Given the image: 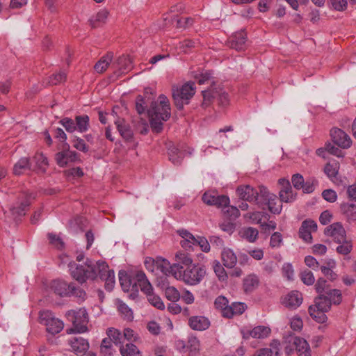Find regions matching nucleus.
Here are the masks:
<instances>
[{
	"mask_svg": "<svg viewBox=\"0 0 356 356\" xmlns=\"http://www.w3.org/2000/svg\"><path fill=\"white\" fill-rule=\"evenodd\" d=\"M330 137L333 143L342 149H348L352 145L350 137L342 129L332 128L330 130Z\"/></svg>",
	"mask_w": 356,
	"mask_h": 356,
	"instance_id": "9b49d317",
	"label": "nucleus"
},
{
	"mask_svg": "<svg viewBox=\"0 0 356 356\" xmlns=\"http://www.w3.org/2000/svg\"><path fill=\"white\" fill-rule=\"evenodd\" d=\"M179 268V264H171L170 261L165 259L161 257L157 258L156 268L159 269L161 272L166 276L172 275L175 277V272H177Z\"/></svg>",
	"mask_w": 356,
	"mask_h": 356,
	"instance_id": "412c9836",
	"label": "nucleus"
},
{
	"mask_svg": "<svg viewBox=\"0 0 356 356\" xmlns=\"http://www.w3.org/2000/svg\"><path fill=\"white\" fill-rule=\"evenodd\" d=\"M300 277L302 282L308 286L312 285L315 282L312 272L309 270H303L300 274Z\"/></svg>",
	"mask_w": 356,
	"mask_h": 356,
	"instance_id": "0e129e2a",
	"label": "nucleus"
},
{
	"mask_svg": "<svg viewBox=\"0 0 356 356\" xmlns=\"http://www.w3.org/2000/svg\"><path fill=\"white\" fill-rule=\"evenodd\" d=\"M221 258L223 264L228 268H233L237 263V257L232 250L224 248L221 252Z\"/></svg>",
	"mask_w": 356,
	"mask_h": 356,
	"instance_id": "7c9ffc66",
	"label": "nucleus"
},
{
	"mask_svg": "<svg viewBox=\"0 0 356 356\" xmlns=\"http://www.w3.org/2000/svg\"><path fill=\"white\" fill-rule=\"evenodd\" d=\"M331 305H332L327 299V296L323 293L318 295V296L315 298L314 305L313 306L321 311L327 312L330 309Z\"/></svg>",
	"mask_w": 356,
	"mask_h": 356,
	"instance_id": "58836bf2",
	"label": "nucleus"
},
{
	"mask_svg": "<svg viewBox=\"0 0 356 356\" xmlns=\"http://www.w3.org/2000/svg\"><path fill=\"white\" fill-rule=\"evenodd\" d=\"M109 12L106 9L99 10L95 15L89 19L90 25L92 28H97L106 24Z\"/></svg>",
	"mask_w": 356,
	"mask_h": 356,
	"instance_id": "2f4dec72",
	"label": "nucleus"
},
{
	"mask_svg": "<svg viewBox=\"0 0 356 356\" xmlns=\"http://www.w3.org/2000/svg\"><path fill=\"white\" fill-rule=\"evenodd\" d=\"M202 199L205 204L217 207L227 206L229 203V199L227 196L223 195H218L214 192L204 193Z\"/></svg>",
	"mask_w": 356,
	"mask_h": 356,
	"instance_id": "2eb2a0df",
	"label": "nucleus"
},
{
	"mask_svg": "<svg viewBox=\"0 0 356 356\" xmlns=\"http://www.w3.org/2000/svg\"><path fill=\"white\" fill-rule=\"evenodd\" d=\"M147 300L154 307L159 309H163L165 306L163 302H162L161 299L159 296H156L154 294L153 291L150 293H148L146 294Z\"/></svg>",
	"mask_w": 356,
	"mask_h": 356,
	"instance_id": "6e6d98bb",
	"label": "nucleus"
},
{
	"mask_svg": "<svg viewBox=\"0 0 356 356\" xmlns=\"http://www.w3.org/2000/svg\"><path fill=\"white\" fill-rule=\"evenodd\" d=\"M181 152L175 147L168 149L169 159L175 165L181 163Z\"/></svg>",
	"mask_w": 356,
	"mask_h": 356,
	"instance_id": "680f3d73",
	"label": "nucleus"
},
{
	"mask_svg": "<svg viewBox=\"0 0 356 356\" xmlns=\"http://www.w3.org/2000/svg\"><path fill=\"white\" fill-rule=\"evenodd\" d=\"M40 323L46 327V331L54 336L60 332L63 327V322L56 318L53 313L49 310L41 311L39 314Z\"/></svg>",
	"mask_w": 356,
	"mask_h": 356,
	"instance_id": "0eeeda50",
	"label": "nucleus"
},
{
	"mask_svg": "<svg viewBox=\"0 0 356 356\" xmlns=\"http://www.w3.org/2000/svg\"><path fill=\"white\" fill-rule=\"evenodd\" d=\"M135 282L132 286L133 289L136 288L138 286L140 290L145 293L147 294L153 291V287L149 280H147L145 274L143 271H138L134 277Z\"/></svg>",
	"mask_w": 356,
	"mask_h": 356,
	"instance_id": "aec40b11",
	"label": "nucleus"
},
{
	"mask_svg": "<svg viewBox=\"0 0 356 356\" xmlns=\"http://www.w3.org/2000/svg\"><path fill=\"white\" fill-rule=\"evenodd\" d=\"M119 281L124 291H129L134 284L130 277L124 272H119Z\"/></svg>",
	"mask_w": 356,
	"mask_h": 356,
	"instance_id": "09e8293b",
	"label": "nucleus"
},
{
	"mask_svg": "<svg viewBox=\"0 0 356 356\" xmlns=\"http://www.w3.org/2000/svg\"><path fill=\"white\" fill-rule=\"evenodd\" d=\"M279 183L282 186L279 193L281 202L289 203L294 201L296 194L293 193L289 181L284 179H280Z\"/></svg>",
	"mask_w": 356,
	"mask_h": 356,
	"instance_id": "6ab92c4d",
	"label": "nucleus"
},
{
	"mask_svg": "<svg viewBox=\"0 0 356 356\" xmlns=\"http://www.w3.org/2000/svg\"><path fill=\"white\" fill-rule=\"evenodd\" d=\"M327 236L332 238L334 242H341L346 237V232L340 222H334L327 227L324 230Z\"/></svg>",
	"mask_w": 356,
	"mask_h": 356,
	"instance_id": "4468645a",
	"label": "nucleus"
},
{
	"mask_svg": "<svg viewBox=\"0 0 356 356\" xmlns=\"http://www.w3.org/2000/svg\"><path fill=\"white\" fill-rule=\"evenodd\" d=\"M112 67L115 70H118L120 73H125L132 68L131 60L128 56H120L112 63Z\"/></svg>",
	"mask_w": 356,
	"mask_h": 356,
	"instance_id": "c756f323",
	"label": "nucleus"
},
{
	"mask_svg": "<svg viewBox=\"0 0 356 356\" xmlns=\"http://www.w3.org/2000/svg\"><path fill=\"white\" fill-rule=\"evenodd\" d=\"M70 270L72 277L81 284L87 280H95L97 277L102 280L109 272H113L105 261H98L94 264L90 260H87L84 265L70 264Z\"/></svg>",
	"mask_w": 356,
	"mask_h": 356,
	"instance_id": "f257e3e1",
	"label": "nucleus"
},
{
	"mask_svg": "<svg viewBox=\"0 0 356 356\" xmlns=\"http://www.w3.org/2000/svg\"><path fill=\"white\" fill-rule=\"evenodd\" d=\"M50 289L61 297L69 296L70 284L62 280H54L50 283Z\"/></svg>",
	"mask_w": 356,
	"mask_h": 356,
	"instance_id": "393cba45",
	"label": "nucleus"
},
{
	"mask_svg": "<svg viewBox=\"0 0 356 356\" xmlns=\"http://www.w3.org/2000/svg\"><path fill=\"white\" fill-rule=\"evenodd\" d=\"M162 289L164 290L166 298L172 302H175L180 299L179 291L174 286H169L168 282H163Z\"/></svg>",
	"mask_w": 356,
	"mask_h": 356,
	"instance_id": "e433bc0d",
	"label": "nucleus"
},
{
	"mask_svg": "<svg viewBox=\"0 0 356 356\" xmlns=\"http://www.w3.org/2000/svg\"><path fill=\"white\" fill-rule=\"evenodd\" d=\"M120 353L122 356H143L138 347L132 343L121 345L120 346Z\"/></svg>",
	"mask_w": 356,
	"mask_h": 356,
	"instance_id": "f704fd0d",
	"label": "nucleus"
},
{
	"mask_svg": "<svg viewBox=\"0 0 356 356\" xmlns=\"http://www.w3.org/2000/svg\"><path fill=\"white\" fill-rule=\"evenodd\" d=\"M28 170H32L31 165L28 157L20 159L13 167V173L15 175H20Z\"/></svg>",
	"mask_w": 356,
	"mask_h": 356,
	"instance_id": "c9c22d12",
	"label": "nucleus"
},
{
	"mask_svg": "<svg viewBox=\"0 0 356 356\" xmlns=\"http://www.w3.org/2000/svg\"><path fill=\"white\" fill-rule=\"evenodd\" d=\"M241 236L250 243H254L258 238L259 232L254 227H244L241 231Z\"/></svg>",
	"mask_w": 356,
	"mask_h": 356,
	"instance_id": "a19ab883",
	"label": "nucleus"
},
{
	"mask_svg": "<svg viewBox=\"0 0 356 356\" xmlns=\"http://www.w3.org/2000/svg\"><path fill=\"white\" fill-rule=\"evenodd\" d=\"M317 231L316 222L311 219L304 220L299 229V237L305 242L311 243L312 242V233Z\"/></svg>",
	"mask_w": 356,
	"mask_h": 356,
	"instance_id": "ddd939ff",
	"label": "nucleus"
},
{
	"mask_svg": "<svg viewBox=\"0 0 356 356\" xmlns=\"http://www.w3.org/2000/svg\"><path fill=\"white\" fill-rule=\"evenodd\" d=\"M203 95V104L207 106L211 98H217L219 104L222 106H227L229 103L228 94L222 91L220 88H213L211 86L210 88L202 91Z\"/></svg>",
	"mask_w": 356,
	"mask_h": 356,
	"instance_id": "9d476101",
	"label": "nucleus"
},
{
	"mask_svg": "<svg viewBox=\"0 0 356 356\" xmlns=\"http://www.w3.org/2000/svg\"><path fill=\"white\" fill-rule=\"evenodd\" d=\"M194 83H186L179 89H174L172 97L175 104L178 109H182L184 104L188 103V100L194 95Z\"/></svg>",
	"mask_w": 356,
	"mask_h": 356,
	"instance_id": "1a4fd4ad",
	"label": "nucleus"
},
{
	"mask_svg": "<svg viewBox=\"0 0 356 356\" xmlns=\"http://www.w3.org/2000/svg\"><path fill=\"white\" fill-rule=\"evenodd\" d=\"M117 129L120 136L126 140L131 141L133 138V131L128 123L124 119L118 118L115 121Z\"/></svg>",
	"mask_w": 356,
	"mask_h": 356,
	"instance_id": "c85d7f7f",
	"label": "nucleus"
},
{
	"mask_svg": "<svg viewBox=\"0 0 356 356\" xmlns=\"http://www.w3.org/2000/svg\"><path fill=\"white\" fill-rule=\"evenodd\" d=\"M236 193L241 199L250 202H257V203L259 200V191H257L249 185L238 186Z\"/></svg>",
	"mask_w": 356,
	"mask_h": 356,
	"instance_id": "f3484780",
	"label": "nucleus"
},
{
	"mask_svg": "<svg viewBox=\"0 0 356 356\" xmlns=\"http://www.w3.org/2000/svg\"><path fill=\"white\" fill-rule=\"evenodd\" d=\"M188 325L194 330L202 331L209 327L210 321L204 316H194L189 318Z\"/></svg>",
	"mask_w": 356,
	"mask_h": 356,
	"instance_id": "a878e982",
	"label": "nucleus"
},
{
	"mask_svg": "<svg viewBox=\"0 0 356 356\" xmlns=\"http://www.w3.org/2000/svg\"><path fill=\"white\" fill-rule=\"evenodd\" d=\"M287 341L293 345L299 356H311L309 345L305 339L290 335Z\"/></svg>",
	"mask_w": 356,
	"mask_h": 356,
	"instance_id": "dca6fc26",
	"label": "nucleus"
},
{
	"mask_svg": "<svg viewBox=\"0 0 356 356\" xmlns=\"http://www.w3.org/2000/svg\"><path fill=\"white\" fill-rule=\"evenodd\" d=\"M118 309L124 319L127 321H131L133 319V312L124 302L121 300H118Z\"/></svg>",
	"mask_w": 356,
	"mask_h": 356,
	"instance_id": "8fccbe9b",
	"label": "nucleus"
},
{
	"mask_svg": "<svg viewBox=\"0 0 356 356\" xmlns=\"http://www.w3.org/2000/svg\"><path fill=\"white\" fill-rule=\"evenodd\" d=\"M67 74L64 71H60L48 78L47 85H57L66 80Z\"/></svg>",
	"mask_w": 356,
	"mask_h": 356,
	"instance_id": "5fc2aeb1",
	"label": "nucleus"
},
{
	"mask_svg": "<svg viewBox=\"0 0 356 356\" xmlns=\"http://www.w3.org/2000/svg\"><path fill=\"white\" fill-rule=\"evenodd\" d=\"M123 339L131 342H138L140 337L132 329L127 327L123 330Z\"/></svg>",
	"mask_w": 356,
	"mask_h": 356,
	"instance_id": "13d9d810",
	"label": "nucleus"
},
{
	"mask_svg": "<svg viewBox=\"0 0 356 356\" xmlns=\"http://www.w3.org/2000/svg\"><path fill=\"white\" fill-rule=\"evenodd\" d=\"M342 213L346 216L348 220H356V205L353 204L343 203L340 206Z\"/></svg>",
	"mask_w": 356,
	"mask_h": 356,
	"instance_id": "37998d69",
	"label": "nucleus"
},
{
	"mask_svg": "<svg viewBox=\"0 0 356 356\" xmlns=\"http://www.w3.org/2000/svg\"><path fill=\"white\" fill-rule=\"evenodd\" d=\"M270 329L266 326H257L252 330H242L241 334L243 339L248 340L250 337L254 339H264L269 336L270 334Z\"/></svg>",
	"mask_w": 356,
	"mask_h": 356,
	"instance_id": "a211bd4d",
	"label": "nucleus"
},
{
	"mask_svg": "<svg viewBox=\"0 0 356 356\" xmlns=\"http://www.w3.org/2000/svg\"><path fill=\"white\" fill-rule=\"evenodd\" d=\"M68 344L76 354L86 352L89 348L88 341L82 337H73L68 340Z\"/></svg>",
	"mask_w": 356,
	"mask_h": 356,
	"instance_id": "cd10ccee",
	"label": "nucleus"
},
{
	"mask_svg": "<svg viewBox=\"0 0 356 356\" xmlns=\"http://www.w3.org/2000/svg\"><path fill=\"white\" fill-rule=\"evenodd\" d=\"M73 147L76 149L86 153L89 150L88 146L86 144L84 140L79 137H74L72 140Z\"/></svg>",
	"mask_w": 356,
	"mask_h": 356,
	"instance_id": "69168bd1",
	"label": "nucleus"
},
{
	"mask_svg": "<svg viewBox=\"0 0 356 356\" xmlns=\"http://www.w3.org/2000/svg\"><path fill=\"white\" fill-rule=\"evenodd\" d=\"M224 214L230 220H235L240 216L239 210L237 207L234 206H224Z\"/></svg>",
	"mask_w": 356,
	"mask_h": 356,
	"instance_id": "bf43d9fd",
	"label": "nucleus"
},
{
	"mask_svg": "<svg viewBox=\"0 0 356 356\" xmlns=\"http://www.w3.org/2000/svg\"><path fill=\"white\" fill-rule=\"evenodd\" d=\"M66 316L73 325L72 328L66 330L67 334L83 333L88 331V314L84 308L68 311Z\"/></svg>",
	"mask_w": 356,
	"mask_h": 356,
	"instance_id": "39448f33",
	"label": "nucleus"
},
{
	"mask_svg": "<svg viewBox=\"0 0 356 356\" xmlns=\"http://www.w3.org/2000/svg\"><path fill=\"white\" fill-rule=\"evenodd\" d=\"M340 168L339 163L337 161H333L332 162L327 163L325 168L324 172L327 175V176L332 180L334 181L337 179V177L338 175L339 170Z\"/></svg>",
	"mask_w": 356,
	"mask_h": 356,
	"instance_id": "4c0bfd02",
	"label": "nucleus"
},
{
	"mask_svg": "<svg viewBox=\"0 0 356 356\" xmlns=\"http://www.w3.org/2000/svg\"><path fill=\"white\" fill-rule=\"evenodd\" d=\"M113 54L108 52L103 56L95 65L94 69L97 73H103L106 70L109 65L112 63Z\"/></svg>",
	"mask_w": 356,
	"mask_h": 356,
	"instance_id": "72a5a7b5",
	"label": "nucleus"
},
{
	"mask_svg": "<svg viewBox=\"0 0 356 356\" xmlns=\"http://www.w3.org/2000/svg\"><path fill=\"white\" fill-rule=\"evenodd\" d=\"M89 117L87 115H76L74 120L70 118H63L59 121L65 130L69 133H73L78 131L80 133L86 132L88 130Z\"/></svg>",
	"mask_w": 356,
	"mask_h": 356,
	"instance_id": "6e6552de",
	"label": "nucleus"
},
{
	"mask_svg": "<svg viewBox=\"0 0 356 356\" xmlns=\"http://www.w3.org/2000/svg\"><path fill=\"white\" fill-rule=\"evenodd\" d=\"M213 268L220 280L225 281L227 278V273L218 261H214L213 263Z\"/></svg>",
	"mask_w": 356,
	"mask_h": 356,
	"instance_id": "4d7b16f0",
	"label": "nucleus"
},
{
	"mask_svg": "<svg viewBox=\"0 0 356 356\" xmlns=\"http://www.w3.org/2000/svg\"><path fill=\"white\" fill-rule=\"evenodd\" d=\"M257 204L263 209V207L266 205L269 211L274 214L280 213L282 209L280 200H279L275 194L270 193L264 186H259V200Z\"/></svg>",
	"mask_w": 356,
	"mask_h": 356,
	"instance_id": "423d86ee",
	"label": "nucleus"
},
{
	"mask_svg": "<svg viewBox=\"0 0 356 356\" xmlns=\"http://www.w3.org/2000/svg\"><path fill=\"white\" fill-rule=\"evenodd\" d=\"M35 165L32 168V170L37 171L40 173H44L49 165L48 160L42 153H36L33 158Z\"/></svg>",
	"mask_w": 356,
	"mask_h": 356,
	"instance_id": "473e14b6",
	"label": "nucleus"
},
{
	"mask_svg": "<svg viewBox=\"0 0 356 356\" xmlns=\"http://www.w3.org/2000/svg\"><path fill=\"white\" fill-rule=\"evenodd\" d=\"M113 343L111 339L104 338L100 345V353L103 356H111L115 351Z\"/></svg>",
	"mask_w": 356,
	"mask_h": 356,
	"instance_id": "c03bdc74",
	"label": "nucleus"
},
{
	"mask_svg": "<svg viewBox=\"0 0 356 356\" xmlns=\"http://www.w3.org/2000/svg\"><path fill=\"white\" fill-rule=\"evenodd\" d=\"M315 289L316 292L321 295L325 293V291H328L330 288L325 280L323 278H319L315 284Z\"/></svg>",
	"mask_w": 356,
	"mask_h": 356,
	"instance_id": "338daca9",
	"label": "nucleus"
},
{
	"mask_svg": "<svg viewBox=\"0 0 356 356\" xmlns=\"http://www.w3.org/2000/svg\"><path fill=\"white\" fill-rule=\"evenodd\" d=\"M327 296V299L329 300L331 305H339L342 301V295L341 292L339 289H330L328 291H325L324 293Z\"/></svg>",
	"mask_w": 356,
	"mask_h": 356,
	"instance_id": "a18cd8bd",
	"label": "nucleus"
},
{
	"mask_svg": "<svg viewBox=\"0 0 356 356\" xmlns=\"http://www.w3.org/2000/svg\"><path fill=\"white\" fill-rule=\"evenodd\" d=\"M183 269V266L179 265L177 272H175V278L188 285L195 286L200 284L206 275L205 268L198 264L191 265Z\"/></svg>",
	"mask_w": 356,
	"mask_h": 356,
	"instance_id": "7ed1b4c3",
	"label": "nucleus"
},
{
	"mask_svg": "<svg viewBox=\"0 0 356 356\" xmlns=\"http://www.w3.org/2000/svg\"><path fill=\"white\" fill-rule=\"evenodd\" d=\"M47 236L50 243L52 244L54 247L58 249H61L63 248L64 243L58 236L52 233L48 234Z\"/></svg>",
	"mask_w": 356,
	"mask_h": 356,
	"instance_id": "774afa93",
	"label": "nucleus"
},
{
	"mask_svg": "<svg viewBox=\"0 0 356 356\" xmlns=\"http://www.w3.org/2000/svg\"><path fill=\"white\" fill-rule=\"evenodd\" d=\"M283 241L282 235L281 233L276 232H274L270 239V246L273 248H280Z\"/></svg>",
	"mask_w": 356,
	"mask_h": 356,
	"instance_id": "e2e57ef3",
	"label": "nucleus"
},
{
	"mask_svg": "<svg viewBox=\"0 0 356 356\" xmlns=\"http://www.w3.org/2000/svg\"><path fill=\"white\" fill-rule=\"evenodd\" d=\"M106 334L115 345L121 346L123 344V333H122L119 330L114 327H110L107 329Z\"/></svg>",
	"mask_w": 356,
	"mask_h": 356,
	"instance_id": "ea45409f",
	"label": "nucleus"
},
{
	"mask_svg": "<svg viewBox=\"0 0 356 356\" xmlns=\"http://www.w3.org/2000/svg\"><path fill=\"white\" fill-rule=\"evenodd\" d=\"M244 218L249 219L252 223L262 224V219H268L269 215L264 211L248 212L244 215Z\"/></svg>",
	"mask_w": 356,
	"mask_h": 356,
	"instance_id": "79ce46f5",
	"label": "nucleus"
},
{
	"mask_svg": "<svg viewBox=\"0 0 356 356\" xmlns=\"http://www.w3.org/2000/svg\"><path fill=\"white\" fill-rule=\"evenodd\" d=\"M17 202L10 207L9 213L10 216H6L5 221L10 222L11 220L17 219L25 216L31 201L35 198L33 193L26 191H19L17 194Z\"/></svg>",
	"mask_w": 356,
	"mask_h": 356,
	"instance_id": "20e7f679",
	"label": "nucleus"
},
{
	"mask_svg": "<svg viewBox=\"0 0 356 356\" xmlns=\"http://www.w3.org/2000/svg\"><path fill=\"white\" fill-rule=\"evenodd\" d=\"M339 245L336 248L337 253L342 255L348 254L353 250V243L351 241H348L345 238V240L341 242H337Z\"/></svg>",
	"mask_w": 356,
	"mask_h": 356,
	"instance_id": "de8ad7c7",
	"label": "nucleus"
},
{
	"mask_svg": "<svg viewBox=\"0 0 356 356\" xmlns=\"http://www.w3.org/2000/svg\"><path fill=\"white\" fill-rule=\"evenodd\" d=\"M334 265V262L332 261L328 263L330 267L321 266V268L322 273L332 281L336 280L337 277V275L332 270V268H333Z\"/></svg>",
	"mask_w": 356,
	"mask_h": 356,
	"instance_id": "052dcab7",
	"label": "nucleus"
},
{
	"mask_svg": "<svg viewBox=\"0 0 356 356\" xmlns=\"http://www.w3.org/2000/svg\"><path fill=\"white\" fill-rule=\"evenodd\" d=\"M247 34L244 30L233 33L227 40V45L236 51H243L247 47Z\"/></svg>",
	"mask_w": 356,
	"mask_h": 356,
	"instance_id": "f8f14e48",
	"label": "nucleus"
},
{
	"mask_svg": "<svg viewBox=\"0 0 356 356\" xmlns=\"http://www.w3.org/2000/svg\"><path fill=\"white\" fill-rule=\"evenodd\" d=\"M260 283L259 277L254 274H249L243 280V290L245 293H251L255 291Z\"/></svg>",
	"mask_w": 356,
	"mask_h": 356,
	"instance_id": "bb28decb",
	"label": "nucleus"
},
{
	"mask_svg": "<svg viewBox=\"0 0 356 356\" xmlns=\"http://www.w3.org/2000/svg\"><path fill=\"white\" fill-rule=\"evenodd\" d=\"M69 291L70 293L68 297L74 296L81 300H83L86 297V292L80 287L76 286L74 283H70Z\"/></svg>",
	"mask_w": 356,
	"mask_h": 356,
	"instance_id": "864d4df0",
	"label": "nucleus"
},
{
	"mask_svg": "<svg viewBox=\"0 0 356 356\" xmlns=\"http://www.w3.org/2000/svg\"><path fill=\"white\" fill-rule=\"evenodd\" d=\"M147 113L152 131L156 133L161 132L163 129V122L167 121L170 117V107L168 98L161 95L159 97V102H152Z\"/></svg>",
	"mask_w": 356,
	"mask_h": 356,
	"instance_id": "f03ea898",
	"label": "nucleus"
},
{
	"mask_svg": "<svg viewBox=\"0 0 356 356\" xmlns=\"http://www.w3.org/2000/svg\"><path fill=\"white\" fill-rule=\"evenodd\" d=\"M175 264H179L181 266L184 265L186 267L192 265L193 263V259L189 254L183 251H178L175 254Z\"/></svg>",
	"mask_w": 356,
	"mask_h": 356,
	"instance_id": "49530a36",
	"label": "nucleus"
},
{
	"mask_svg": "<svg viewBox=\"0 0 356 356\" xmlns=\"http://www.w3.org/2000/svg\"><path fill=\"white\" fill-rule=\"evenodd\" d=\"M309 315L317 322L323 323L325 321L327 317L324 311L317 309L316 307L311 305L309 307Z\"/></svg>",
	"mask_w": 356,
	"mask_h": 356,
	"instance_id": "3c124183",
	"label": "nucleus"
},
{
	"mask_svg": "<svg viewBox=\"0 0 356 356\" xmlns=\"http://www.w3.org/2000/svg\"><path fill=\"white\" fill-rule=\"evenodd\" d=\"M282 302L285 307L294 309L302 304V296L299 291H293L283 298Z\"/></svg>",
	"mask_w": 356,
	"mask_h": 356,
	"instance_id": "4be33fe9",
	"label": "nucleus"
},
{
	"mask_svg": "<svg viewBox=\"0 0 356 356\" xmlns=\"http://www.w3.org/2000/svg\"><path fill=\"white\" fill-rule=\"evenodd\" d=\"M177 233L182 238L181 246L187 251L193 250L196 245V238L186 229H179Z\"/></svg>",
	"mask_w": 356,
	"mask_h": 356,
	"instance_id": "b1692460",
	"label": "nucleus"
},
{
	"mask_svg": "<svg viewBox=\"0 0 356 356\" xmlns=\"http://www.w3.org/2000/svg\"><path fill=\"white\" fill-rule=\"evenodd\" d=\"M78 159V154L75 151L70 149L64 150L56 154V161L60 167H65L68 163L74 162Z\"/></svg>",
	"mask_w": 356,
	"mask_h": 356,
	"instance_id": "5701e85b",
	"label": "nucleus"
},
{
	"mask_svg": "<svg viewBox=\"0 0 356 356\" xmlns=\"http://www.w3.org/2000/svg\"><path fill=\"white\" fill-rule=\"evenodd\" d=\"M173 20L175 22V27L177 29H186L191 27L194 23V19L192 17H175Z\"/></svg>",
	"mask_w": 356,
	"mask_h": 356,
	"instance_id": "603ef678",
	"label": "nucleus"
}]
</instances>
